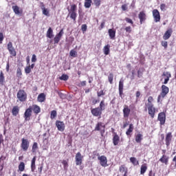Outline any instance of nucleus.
<instances>
[{"mask_svg":"<svg viewBox=\"0 0 176 176\" xmlns=\"http://www.w3.org/2000/svg\"><path fill=\"white\" fill-rule=\"evenodd\" d=\"M32 111L36 115H38V113H41V107L38 106V104H32V106H30L29 108L26 109L23 115L25 122H28L31 120V116H32Z\"/></svg>","mask_w":176,"mask_h":176,"instance_id":"1","label":"nucleus"},{"mask_svg":"<svg viewBox=\"0 0 176 176\" xmlns=\"http://www.w3.org/2000/svg\"><path fill=\"white\" fill-rule=\"evenodd\" d=\"M148 102L146 103V111L148 109V113L149 116L151 118V119H153L155 118V113H156V108L153 105V97L149 96L147 100Z\"/></svg>","mask_w":176,"mask_h":176,"instance_id":"2","label":"nucleus"},{"mask_svg":"<svg viewBox=\"0 0 176 176\" xmlns=\"http://www.w3.org/2000/svg\"><path fill=\"white\" fill-rule=\"evenodd\" d=\"M170 91V89L168 87L166 86L165 85H162L161 87V93L160 94V96H158L157 101V102H162L163 99L168 94Z\"/></svg>","mask_w":176,"mask_h":176,"instance_id":"3","label":"nucleus"},{"mask_svg":"<svg viewBox=\"0 0 176 176\" xmlns=\"http://www.w3.org/2000/svg\"><path fill=\"white\" fill-rule=\"evenodd\" d=\"M78 7L76 4H73L70 6V9H68V12L70 14V18L74 20V21H76V17L78 14H76V10Z\"/></svg>","mask_w":176,"mask_h":176,"instance_id":"4","label":"nucleus"},{"mask_svg":"<svg viewBox=\"0 0 176 176\" xmlns=\"http://www.w3.org/2000/svg\"><path fill=\"white\" fill-rule=\"evenodd\" d=\"M16 97L21 102L27 101V93L23 89H20L17 92Z\"/></svg>","mask_w":176,"mask_h":176,"instance_id":"5","label":"nucleus"},{"mask_svg":"<svg viewBox=\"0 0 176 176\" xmlns=\"http://www.w3.org/2000/svg\"><path fill=\"white\" fill-rule=\"evenodd\" d=\"M28 148H30V141L28 139L22 138L21 143V149L23 151V152H27L28 151Z\"/></svg>","mask_w":176,"mask_h":176,"instance_id":"6","label":"nucleus"},{"mask_svg":"<svg viewBox=\"0 0 176 176\" xmlns=\"http://www.w3.org/2000/svg\"><path fill=\"white\" fill-rule=\"evenodd\" d=\"M94 131H100V134L102 137L104 133H105V124L101 122H98L95 126Z\"/></svg>","mask_w":176,"mask_h":176,"instance_id":"7","label":"nucleus"},{"mask_svg":"<svg viewBox=\"0 0 176 176\" xmlns=\"http://www.w3.org/2000/svg\"><path fill=\"white\" fill-rule=\"evenodd\" d=\"M98 160H99L100 164L102 167H108V159L105 155L98 156Z\"/></svg>","mask_w":176,"mask_h":176,"instance_id":"8","label":"nucleus"},{"mask_svg":"<svg viewBox=\"0 0 176 176\" xmlns=\"http://www.w3.org/2000/svg\"><path fill=\"white\" fill-rule=\"evenodd\" d=\"M157 120L160 122V126L166 124V113L160 112L158 113Z\"/></svg>","mask_w":176,"mask_h":176,"instance_id":"9","label":"nucleus"},{"mask_svg":"<svg viewBox=\"0 0 176 176\" xmlns=\"http://www.w3.org/2000/svg\"><path fill=\"white\" fill-rule=\"evenodd\" d=\"M7 49H8L10 56H12V57H16L17 54L16 52V50L13 47V43H12V42H9L8 43Z\"/></svg>","mask_w":176,"mask_h":176,"instance_id":"10","label":"nucleus"},{"mask_svg":"<svg viewBox=\"0 0 176 176\" xmlns=\"http://www.w3.org/2000/svg\"><path fill=\"white\" fill-rule=\"evenodd\" d=\"M63 35H64V29H61L58 34H57L54 38V45H57L60 41H61V38H63Z\"/></svg>","mask_w":176,"mask_h":176,"instance_id":"11","label":"nucleus"},{"mask_svg":"<svg viewBox=\"0 0 176 176\" xmlns=\"http://www.w3.org/2000/svg\"><path fill=\"white\" fill-rule=\"evenodd\" d=\"M76 166H80L83 162V155H82V153L80 152H78L76 154Z\"/></svg>","mask_w":176,"mask_h":176,"instance_id":"12","label":"nucleus"},{"mask_svg":"<svg viewBox=\"0 0 176 176\" xmlns=\"http://www.w3.org/2000/svg\"><path fill=\"white\" fill-rule=\"evenodd\" d=\"M91 113L93 115V116H99V118H101V115H102V111L100 109V107L92 109L91 110Z\"/></svg>","mask_w":176,"mask_h":176,"instance_id":"13","label":"nucleus"},{"mask_svg":"<svg viewBox=\"0 0 176 176\" xmlns=\"http://www.w3.org/2000/svg\"><path fill=\"white\" fill-rule=\"evenodd\" d=\"M55 124L58 131H64L65 130V124H64V122L56 120Z\"/></svg>","mask_w":176,"mask_h":176,"instance_id":"14","label":"nucleus"},{"mask_svg":"<svg viewBox=\"0 0 176 176\" xmlns=\"http://www.w3.org/2000/svg\"><path fill=\"white\" fill-rule=\"evenodd\" d=\"M153 17L155 23H159V21H160V12L157 9L153 10Z\"/></svg>","mask_w":176,"mask_h":176,"instance_id":"15","label":"nucleus"},{"mask_svg":"<svg viewBox=\"0 0 176 176\" xmlns=\"http://www.w3.org/2000/svg\"><path fill=\"white\" fill-rule=\"evenodd\" d=\"M122 112H123V117L126 118H129V116H130V113L131 112V109L129 108L128 105L125 104L124 106Z\"/></svg>","mask_w":176,"mask_h":176,"instance_id":"16","label":"nucleus"},{"mask_svg":"<svg viewBox=\"0 0 176 176\" xmlns=\"http://www.w3.org/2000/svg\"><path fill=\"white\" fill-rule=\"evenodd\" d=\"M171 141H173V133L171 132L168 133L166 135L165 142L166 146H170V144H171Z\"/></svg>","mask_w":176,"mask_h":176,"instance_id":"17","label":"nucleus"},{"mask_svg":"<svg viewBox=\"0 0 176 176\" xmlns=\"http://www.w3.org/2000/svg\"><path fill=\"white\" fill-rule=\"evenodd\" d=\"M171 35H173V29H168L163 35V40L167 41V39H170V38H171Z\"/></svg>","mask_w":176,"mask_h":176,"instance_id":"18","label":"nucleus"},{"mask_svg":"<svg viewBox=\"0 0 176 176\" xmlns=\"http://www.w3.org/2000/svg\"><path fill=\"white\" fill-rule=\"evenodd\" d=\"M124 80L123 79H121L119 81L118 91H119L120 97H122L123 96V90L124 87Z\"/></svg>","mask_w":176,"mask_h":176,"instance_id":"19","label":"nucleus"},{"mask_svg":"<svg viewBox=\"0 0 176 176\" xmlns=\"http://www.w3.org/2000/svg\"><path fill=\"white\" fill-rule=\"evenodd\" d=\"M40 5H41V9L43 12V14H44V16H47V17H49L50 16L49 9L45 8V3H43V2H41Z\"/></svg>","mask_w":176,"mask_h":176,"instance_id":"20","label":"nucleus"},{"mask_svg":"<svg viewBox=\"0 0 176 176\" xmlns=\"http://www.w3.org/2000/svg\"><path fill=\"white\" fill-rule=\"evenodd\" d=\"M140 24H142L146 20V14L144 11H141L138 14Z\"/></svg>","mask_w":176,"mask_h":176,"instance_id":"21","label":"nucleus"},{"mask_svg":"<svg viewBox=\"0 0 176 176\" xmlns=\"http://www.w3.org/2000/svg\"><path fill=\"white\" fill-rule=\"evenodd\" d=\"M119 142H120V137H119V135L118 133H115V135L113 137V145H119Z\"/></svg>","mask_w":176,"mask_h":176,"instance_id":"22","label":"nucleus"},{"mask_svg":"<svg viewBox=\"0 0 176 176\" xmlns=\"http://www.w3.org/2000/svg\"><path fill=\"white\" fill-rule=\"evenodd\" d=\"M169 159L170 158L168 157V156L166 155H162V157L160 159V162H161V163H163L164 164H166V166H167L168 164Z\"/></svg>","mask_w":176,"mask_h":176,"instance_id":"23","label":"nucleus"},{"mask_svg":"<svg viewBox=\"0 0 176 176\" xmlns=\"http://www.w3.org/2000/svg\"><path fill=\"white\" fill-rule=\"evenodd\" d=\"M119 171L120 173H124V175H127V172L129 171V169L125 164H122L119 167Z\"/></svg>","mask_w":176,"mask_h":176,"instance_id":"24","label":"nucleus"},{"mask_svg":"<svg viewBox=\"0 0 176 176\" xmlns=\"http://www.w3.org/2000/svg\"><path fill=\"white\" fill-rule=\"evenodd\" d=\"M109 36L110 39H115V36H116V30L113 29H109L108 30Z\"/></svg>","mask_w":176,"mask_h":176,"instance_id":"25","label":"nucleus"},{"mask_svg":"<svg viewBox=\"0 0 176 176\" xmlns=\"http://www.w3.org/2000/svg\"><path fill=\"white\" fill-rule=\"evenodd\" d=\"M110 49H111V45H109V44L104 45V47H103V53L105 56H108V54H109L111 52Z\"/></svg>","mask_w":176,"mask_h":176,"instance_id":"26","label":"nucleus"},{"mask_svg":"<svg viewBox=\"0 0 176 176\" xmlns=\"http://www.w3.org/2000/svg\"><path fill=\"white\" fill-rule=\"evenodd\" d=\"M35 162H36V157H34L31 161V171L34 173L35 171V169L36 168V166L35 165Z\"/></svg>","mask_w":176,"mask_h":176,"instance_id":"27","label":"nucleus"},{"mask_svg":"<svg viewBox=\"0 0 176 176\" xmlns=\"http://www.w3.org/2000/svg\"><path fill=\"white\" fill-rule=\"evenodd\" d=\"M19 112H20V107H19V106H14L12 109V116H16Z\"/></svg>","mask_w":176,"mask_h":176,"instance_id":"28","label":"nucleus"},{"mask_svg":"<svg viewBox=\"0 0 176 176\" xmlns=\"http://www.w3.org/2000/svg\"><path fill=\"white\" fill-rule=\"evenodd\" d=\"M146 170H148V166L146 164H143L140 167V174L144 175L146 173Z\"/></svg>","mask_w":176,"mask_h":176,"instance_id":"29","label":"nucleus"},{"mask_svg":"<svg viewBox=\"0 0 176 176\" xmlns=\"http://www.w3.org/2000/svg\"><path fill=\"white\" fill-rule=\"evenodd\" d=\"M142 137H143V135L141 133H138V134L135 135V142L138 144H141V141H142Z\"/></svg>","mask_w":176,"mask_h":176,"instance_id":"30","label":"nucleus"},{"mask_svg":"<svg viewBox=\"0 0 176 176\" xmlns=\"http://www.w3.org/2000/svg\"><path fill=\"white\" fill-rule=\"evenodd\" d=\"M46 100V96L45 94L41 93L38 96L37 100L38 102H43Z\"/></svg>","mask_w":176,"mask_h":176,"instance_id":"31","label":"nucleus"},{"mask_svg":"<svg viewBox=\"0 0 176 176\" xmlns=\"http://www.w3.org/2000/svg\"><path fill=\"white\" fill-rule=\"evenodd\" d=\"M134 131V125L133 124H130L129 129L126 131V135H131V133Z\"/></svg>","mask_w":176,"mask_h":176,"instance_id":"32","label":"nucleus"},{"mask_svg":"<svg viewBox=\"0 0 176 176\" xmlns=\"http://www.w3.org/2000/svg\"><path fill=\"white\" fill-rule=\"evenodd\" d=\"M25 170V164L23 162H21L18 166V171L23 173Z\"/></svg>","mask_w":176,"mask_h":176,"instance_id":"33","label":"nucleus"},{"mask_svg":"<svg viewBox=\"0 0 176 176\" xmlns=\"http://www.w3.org/2000/svg\"><path fill=\"white\" fill-rule=\"evenodd\" d=\"M47 38H49L50 39H52L54 35H53V29L52 28H49L47 33H46Z\"/></svg>","mask_w":176,"mask_h":176,"instance_id":"34","label":"nucleus"},{"mask_svg":"<svg viewBox=\"0 0 176 176\" xmlns=\"http://www.w3.org/2000/svg\"><path fill=\"white\" fill-rule=\"evenodd\" d=\"M12 9L16 14H21L22 11H20V8L18 6H12Z\"/></svg>","mask_w":176,"mask_h":176,"instance_id":"35","label":"nucleus"},{"mask_svg":"<svg viewBox=\"0 0 176 176\" xmlns=\"http://www.w3.org/2000/svg\"><path fill=\"white\" fill-rule=\"evenodd\" d=\"M91 3H93L92 0H85L84 6L86 9H89L91 7Z\"/></svg>","mask_w":176,"mask_h":176,"instance_id":"36","label":"nucleus"},{"mask_svg":"<svg viewBox=\"0 0 176 176\" xmlns=\"http://www.w3.org/2000/svg\"><path fill=\"white\" fill-rule=\"evenodd\" d=\"M5 83V75L3 74V72H0V85L3 86Z\"/></svg>","mask_w":176,"mask_h":176,"instance_id":"37","label":"nucleus"},{"mask_svg":"<svg viewBox=\"0 0 176 176\" xmlns=\"http://www.w3.org/2000/svg\"><path fill=\"white\" fill-rule=\"evenodd\" d=\"M130 162L133 166H138V164H140V162L134 157L130 158Z\"/></svg>","mask_w":176,"mask_h":176,"instance_id":"38","label":"nucleus"},{"mask_svg":"<svg viewBox=\"0 0 176 176\" xmlns=\"http://www.w3.org/2000/svg\"><path fill=\"white\" fill-rule=\"evenodd\" d=\"M38 149V143L34 142L32 146V153H35Z\"/></svg>","mask_w":176,"mask_h":176,"instance_id":"39","label":"nucleus"},{"mask_svg":"<svg viewBox=\"0 0 176 176\" xmlns=\"http://www.w3.org/2000/svg\"><path fill=\"white\" fill-rule=\"evenodd\" d=\"M108 80L110 83V85H113V74L110 73L108 76Z\"/></svg>","mask_w":176,"mask_h":176,"instance_id":"40","label":"nucleus"},{"mask_svg":"<svg viewBox=\"0 0 176 176\" xmlns=\"http://www.w3.org/2000/svg\"><path fill=\"white\" fill-rule=\"evenodd\" d=\"M99 109H101L102 111H105V101L104 100H101L100 105H99Z\"/></svg>","mask_w":176,"mask_h":176,"instance_id":"41","label":"nucleus"},{"mask_svg":"<svg viewBox=\"0 0 176 176\" xmlns=\"http://www.w3.org/2000/svg\"><path fill=\"white\" fill-rule=\"evenodd\" d=\"M62 164L63 165L64 170H68V161L63 160L62 161Z\"/></svg>","mask_w":176,"mask_h":176,"instance_id":"42","label":"nucleus"},{"mask_svg":"<svg viewBox=\"0 0 176 176\" xmlns=\"http://www.w3.org/2000/svg\"><path fill=\"white\" fill-rule=\"evenodd\" d=\"M60 80H68L69 79V76L67 74H63L60 77H59Z\"/></svg>","mask_w":176,"mask_h":176,"instance_id":"43","label":"nucleus"},{"mask_svg":"<svg viewBox=\"0 0 176 176\" xmlns=\"http://www.w3.org/2000/svg\"><path fill=\"white\" fill-rule=\"evenodd\" d=\"M57 116V111L56 110H53L51 111L50 118L51 119H54Z\"/></svg>","mask_w":176,"mask_h":176,"instance_id":"44","label":"nucleus"},{"mask_svg":"<svg viewBox=\"0 0 176 176\" xmlns=\"http://www.w3.org/2000/svg\"><path fill=\"white\" fill-rule=\"evenodd\" d=\"M94 3L96 8H100L101 5V0H94Z\"/></svg>","mask_w":176,"mask_h":176,"instance_id":"45","label":"nucleus"},{"mask_svg":"<svg viewBox=\"0 0 176 176\" xmlns=\"http://www.w3.org/2000/svg\"><path fill=\"white\" fill-rule=\"evenodd\" d=\"M31 65H28L25 68V74H31Z\"/></svg>","mask_w":176,"mask_h":176,"instance_id":"46","label":"nucleus"},{"mask_svg":"<svg viewBox=\"0 0 176 176\" xmlns=\"http://www.w3.org/2000/svg\"><path fill=\"white\" fill-rule=\"evenodd\" d=\"M72 57H76L77 52L74 50H72L69 53Z\"/></svg>","mask_w":176,"mask_h":176,"instance_id":"47","label":"nucleus"},{"mask_svg":"<svg viewBox=\"0 0 176 176\" xmlns=\"http://www.w3.org/2000/svg\"><path fill=\"white\" fill-rule=\"evenodd\" d=\"M162 76H166V78H171V73L170 72H164Z\"/></svg>","mask_w":176,"mask_h":176,"instance_id":"48","label":"nucleus"},{"mask_svg":"<svg viewBox=\"0 0 176 176\" xmlns=\"http://www.w3.org/2000/svg\"><path fill=\"white\" fill-rule=\"evenodd\" d=\"M81 30L82 31V32H86L87 31V25L86 24L82 25Z\"/></svg>","mask_w":176,"mask_h":176,"instance_id":"49","label":"nucleus"},{"mask_svg":"<svg viewBox=\"0 0 176 176\" xmlns=\"http://www.w3.org/2000/svg\"><path fill=\"white\" fill-rule=\"evenodd\" d=\"M161 45L162 46H163V47H164L165 50L167 49L168 46V43H167V41H162Z\"/></svg>","mask_w":176,"mask_h":176,"instance_id":"50","label":"nucleus"},{"mask_svg":"<svg viewBox=\"0 0 176 176\" xmlns=\"http://www.w3.org/2000/svg\"><path fill=\"white\" fill-rule=\"evenodd\" d=\"M98 97H101L102 96H105V92H104V90H101L100 91L97 92Z\"/></svg>","mask_w":176,"mask_h":176,"instance_id":"51","label":"nucleus"},{"mask_svg":"<svg viewBox=\"0 0 176 176\" xmlns=\"http://www.w3.org/2000/svg\"><path fill=\"white\" fill-rule=\"evenodd\" d=\"M126 32H128V34H131L132 30H131V26H127L124 28Z\"/></svg>","mask_w":176,"mask_h":176,"instance_id":"52","label":"nucleus"},{"mask_svg":"<svg viewBox=\"0 0 176 176\" xmlns=\"http://www.w3.org/2000/svg\"><path fill=\"white\" fill-rule=\"evenodd\" d=\"M125 21H126V23L131 24V25H133V24H134V22L133 21V20L130 18H125Z\"/></svg>","mask_w":176,"mask_h":176,"instance_id":"53","label":"nucleus"},{"mask_svg":"<svg viewBox=\"0 0 176 176\" xmlns=\"http://www.w3.org/2000/svg\"><path fill=\"white\" fill-rule=\"evenodd\" d=\"M105 27V21H102L99 28V30L101 31Z\"/></svg>","mask_w":176,"mask_h":176,"instance_id":"54","label":"nucleus"},{"mask_svg":"<svg viewBox=\"0 0 176 176\" xmlns=\"http://www.w3.org/2000/svg\"><path fill=\"white\" fill-rule=\"evenodd\" d=\"M16 75H17L18 78H20V76H21V75H23V74L21 73V69H17Z\"/></svg>","mask_w":176,"mask_h":176,"instance_id":"55","label":"nucleus"},{"mask_svg":"<svg viewBox=\"0 0 176 176\" xmlns=\"http://www.w3.org/2000/svg\"><path fill=\"white\" fill-rule=\"evenodd\" d=\"M4 37H3V33L0 32V44L2 43L3 41Z\"/></svg>","mask_w":176,"mask_h":176,"instance_id":"56","label":"nucleus"},{"mask_svg":"<svg viewBox=\"0 0 176 176\" xmlns=\"http://www.w3.org/2000/svg\"><path fill=\"white\" fill-rule=\"evenodd\" d=\"M32 63H36V55H35V54L32 55Z\"/></svg>","mask_w":176,"mask_h":176,"instance_id":"57","label":"nucleus"},{"mask_svg":"<svg viewBox=\"0 0 176 176\" xmlns=\"http://www.w3.org/2000/svg\"><path fill=\"white\" fill-rule=\"evenodd\" d=\"M39 174H42V171L43 170V165H41V166L38 168Z\"/></svg>","mask_w":176,"mask_h":176,"instance_id":"58","label":"nucleus"},{"mask_svg":"<svg viewBox=\"0 0 176 176\" xmlns=\"http://www.w3.org/2000/svg\"><path fill=\"white\" fill-rule=\"evenodd\" d=\"M160 9H161V10H166V4H164V3L161 4Z\"/></svg>","mask_w":176,"mask_h":176,"instance_id":"59","label":"nucleus"},{"mask_svg":"<svg viewBox=\"0 0 176 176\" xmlns=\"http://www.w3.org/2000/svg\"><path fill=\"white\" fill-rule=\"evenodd\" d=\"M121 8L122 9V10L126 11L127 10V4H123L121 7Z\"/></svg>","mask_w":176,"mask_h":176,"instance_id":"60","label":"nucleus"},{"mask_svg":"<svg viewBox=\"0 0 176 176\" xmlns=\"http://www.w3.org/2000/svg\"><path fill=\"white\" fill-rule=\"evenodd\" d=\"M140 96H141V92L140 91H136V100H138L140 98Z\"/></svg>","mask_w":176,"mask_h":176,"instance_id":"61","label":"nucleus"},{"mask_svg":"<svg viewBox=\"0 0 176 176\" xmlns=\"http://www.w3.org/2000/svg\"><path fill=\"white\" fill-rule=\"evenodd\" d=\"M138 77L142 78V72H141V70L138 72Z\"/></svg>","mask_w":176,"mask_h":176,"instance_id":"62","label":"nucleus"},{"mask_svg":"<svg viewBox=\"0 0 176 176\" xmlns=\"http://www.w3.org/2000/svg\"><path fill=\"white\" fill-rule=\"evenodd\" d=\"M168 80H170V78H166L164 81V85H167V83H168Z\"/></svg>","mask_w":176,"mask_h":176,"instance_id":"63","label":"nucleus"},{"mask_svg":"<svg viewBox=\"0 0 176 176\" xmlns=\"http://www.w3.org/2000/svg\"><path fill=\"white\" fill-rule=\"evenodd\" d=\"M3 160H6V156L5 155H1L0 157V162H3Z\"/></svg>","mask_w":176,"mask_h":176,"instance_id":"64","label":"nucleus"}]
</instances>
